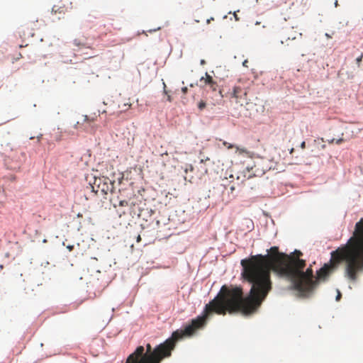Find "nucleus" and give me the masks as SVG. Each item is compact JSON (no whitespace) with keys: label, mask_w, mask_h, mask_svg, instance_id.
Here are the masks:
<instances>
[{"label":"nucleus","mask_w":363,"mask_h":363,"mask_svg":"<svg viewBox=\"0 0 363 363\" xmlns=\"http://www.w3.org/2000/svg\"><path fill=\"white\" fill-rule=\"evenodd\" d=\"M341 296H342V294H341V293H340V290H339V289H337V296H336V297H335V300H336L337 301H340V299Z\"/></svg>","instance_id":"obj_10"},{"label":"nucleus","mask_w":363,"mask_h":363,"mask_svg":"<svg viewBox=\"0 0 363 363\" xmlns=\"http://www.w3.org/2000/svg\"><path fill=\"white\" fill-rule=\"evenodd\" d=\"M248 62L247 60H245L243 62H242V66L244 67H247V63Z\"/></svg>","instance_id":"obj_21"},{"label":"nucleus","mask_w":363,"mask_h":363,"mask_svg":"<svg viewBox=\"0 0 363 363\" xmlns=\"http://www.w3.org/2000/svg\"><path fill=\"white\" fill-rule=\"evenodd\" d=\"M155 224H156V225H159L160 221L159 220H156Z\"/></svg>","instance_id":"obj_34"},{"label":"nucleus","mask_w":363,"mask_h":363,"mask_svg":"<svg viewBox=\"0 0 363 363\" xmlns=\"http://www.w3.org/2000/svg\"><path fill=\"white\" fill-rule=\"evenodd\" d=\"M88 120V116L86 115L84 116V121H86Z\"/></svg>","instance_id":"obj_27"},{"label":"nucleus","mask_w":363,"mask_h":363,"mask_svg":"<svg viewBox=\"0 0 363 363\" xmlns=\"http://www.w3.org/2000/svg\"><path fill=\"white\" fill-rule=\"evenodd\" d=\"M342 141H343V139H342V138H339V139H337V140H335V143H336L337 144H340V143L341 142H342Z\"/></svg>","instance_id":"obj_18"},{"label":"nucleus","mask_w":363,"mask_h":363,"mask_svg":"<svg viewBox=\"0 0 363 363\" xmlns=\"http://www.w3.org/2000/svg\"><path fill=\"white\" fill-rule=\"evenodd\" d=\"M206 104L203 101H201L198 104V108L199 110H203L206 107Z\"/></svg>","instance_id":"obj_9"},{"label":"nucleus","mask_w":363,"mask_h":363,"mask_svg":"<svg viewBox=\"0 0 363 363\" xmlns=\"http://www.w3.org/2000/svg\"><path fill=\"white\" fill-rule=\"evenodd\" d=\"M233 147V145H231V144H230V145H229V146L228 147V148L229 149V148H231V147Z\"/></svg>","instance_id":"obj_36"},{"label":"nucleus","mask_w":363,"mask_h":363,"mask_svg":"<svg viewBox=\"0 0 363 363\" xmlns=\"http://www.w3.org/2000/svg\"><path fill=\"white\" fill-rule=\"evenodd\" d=\"M220 291L208 303L206 304L201 314L191 320V323L186 324L183 328L174 331L172 336L163 342L157 345L154 349L150 344H147L146 355H142L135 363H159L163 358L170 356L176 342L185 337L191 336L196 330L201 328L206 324L207 311L211 308L212 303L218 298Z\"/></svg>","instance_id":"obj_2"},{"label":"nucleus","mask_w":363,"mask_h":363,"mask_svg":"<svg viewBox=\"0 0 363 363\" xmlns=\"http://www.w3.org/2000/svg\"><path fill=\"white\" fill-rule=\"evenodd\" d=\"M91 191H92L97 192V190H95V189H94V187L93 186H91Z\"/></svg>","instance_id":"obj_30"},{"label":"nucleus","mask_w":363,"mask_h":363,"mask_svg":"<svg viewBox=\"0 0 363 363\" xmlns=\"http://www.w3.org/2000/svg\"><path fill=\"white\" fill-rule=\"evenodd\" d=\"M200 64H201V65H205V64H206V61H205L204 60H203V59H202V60H200Z\"/></svg>","instance_id":"obj_23"},{"label":"nucleus","mask_w":363,"mask_h":363,"mask_svg":"<svg viewBox=\"0 0 363 363\" xmlns=\"http://www.w3.org/2000/svg\"><path fill=\"white\" fill-rule=\"evenodd\" d=\"M143 220H145V222L147 221V219L145 217H143Z\"/></svg>","instance_id":"obj_41"},{"label":"nucleus","mask_w":363,"mask_h":363,"mask_svg":"<svg viewBox=\"0 0 363 363\" xmlns=\"http://www.w3.org/2000/svg\"><path fill=\"white\" fill-rule=\"evenodd\" d=\"M227 18V16H226V15H225V16H223V18Z\"/></svg>","instance_id":"obj_44"},{"label":"nucleus","mask_w":363,"mask_h":363,"mask_svg":"<svg viewBox=\"0 0 363 363\" xmlns=\"http://www.w3.org/2000/svg\"><path fill=\"white\" fill-rule=\"evenodd\" d=\"M140 235H138V238H137V241L138 242V241L140 240Z\"/></svg>","instance_id":"obj_38"},{"label":"nucleus","mask_w":363,"mask_h":363,"mask_svg":"<svg viewBox=\"0 0 363 363\" xmlns=\"http://www.w3.org/2000/svg\"><path fill=\"white\" fill-rule=\"evenodd\" d=\"M140 226L142 227V228H145L146 227L145 223H142Z\"/></svg>","instance_id":"obj_32"},{"label":"nucleus","mask_w":363,"mask_h":363,"mask_svg":"<svg viewBox=\"0 0 363 363\" xmlns=\"http://www.w3.org/2000/svg\"><path fill=\"white\" fill-rule=\"evenodd\" d=\"M105 112H106V111H103L101 112V113H105ZM100 114H101V111H99V115H100Z\"/></svg>","instance_id":"obj_35"},{"label":"nucleus","mask_w":363,"mask_h":363,"mask_svg":"<svg viewBox=\"0 0 363 363\" xmlns=\"http://www.w3.org/2000/svg\"><path fill=\"white\" fill-rule=\"evenodd\" d=\"M163 85H164V93L165 94H167V90L165 89L166 85H165L164 82H163Z\"/></svg>","instance_id":"obj_25"},{"label":"nucleus","mask_w":363,"mask_h":363,"mask_svg":"<svg viewBox=\"0 0 363 363\" xmlns=\"http://www.w3.org/2000/svg\"><path fill=\"white\" fill-rule=\"evenodd\" d=\"M77 216L79 217L82 216V215L80 213H78Z\"/></svg>","instance_id":"obj_43"},{"label":"nucleus","mask_w":363,"mask_h":363,"mask_svg":"<svg viewBox=\"0 0 363 363\" xmlns=\"http://www.w3.org/2000/svg\"><path fill=\"white\" fill-rule=\"evenodd\" d=\"M355 229L356 230H361V232L363 230V218H361V220L355 224Z\"/></svg>","instance_id":"obj_7"},{"label":"nucleus","mask_w":363,"mask_h":363,"mask_svg":"<svg viewBox=\"0 0 363 363\" xmlns=\"http://www.w3.org/2000/svg\"><path fill=\"white\" fill-rule=\"evenodd\" d=\"M60 9H61V8H60H60H58V9H56V6H52V11H51V12H52V13H57V11L61 12V11H60Z\"/></svg>","instance_id":"obj_11"},{"label":"nucleus","mask_w":363,"mask_h":363,"mask_svg":"<svg viewBox=\"0 0 363 363\" xmlns=\"http://www.w3.org/2000/svg\"><path fill=\"white\" fill-rule=\"evenodd\" d=\"M334 5L335 7L337 6L338 4H337V0H335V3H334Z\"/></svg>","instance_id":"obj_31"},{"label":"nucleus","mask_w":363,"mask_h":363,"mask_svg":"<svg viewBox=\"0 0 363 363\" xmlns=\"http://www.w3.org/2000/svg\"><path fill=\"white\" fill-rule=\"evenodd\" d=\"M239 10L236 11H234L233 13V17L235 18V21H238L240 20V18L238 16V15L236 14V12H238Z\"/></svg>","instance_id":"obj_12"},{"label":"nucleus","mask_w":363,"mask_h":363,"mask_svg":"<svg viewBox=\"0 0 363 363\" xmlns=\"http://www.w3.org/2000/svg\"><path fill=\"white\" fill-rule=\"evenodd\" d=\"M74 246L73 245H69L67 246V248L71 251L72 249H73Z\"/></svg>","instance_id":"obj_20"},{"label":"nucleus","mask_w":363,"mask_h":363,"mask_svg":"<svg viewBox=\"0 0 363 363\" xmlns=\"http://www.w3.org/2000/svg\"><path fill=\"white\" fill-rule=\"evenodd\" d=\"M74 44L75 45H77V46H78V45H79V43L78 42V40H76V39H75V40H74Z\"/></svg>","instance_id":"obj_24"},{"label":"nucleus","mask_w":363,"mask_h":363,"mask_svg":"<svg viewBox=\"0 0 363 363\" xmlns=\"http://www.w3.org/2000/svg\"><path fill=\"white\" fill-rule=\"evenodd\" d=\"M362 57H363V55L362 54L359 57H358L356 59L357 63H358V64H359V63L362 61Z\"/></svg>","instance_id":"obj_13"},{"label":"nucleus","mask_w":363,"mask_h":363,"mask_svg":"<svg viewBox=\"0 0 363 363\" xmlns=\"http://www.w3.org/2000/svg\"><path fill=\"white\" fill-rule=\"evenodd\" d=\"M213 17H211L210 18H208V19L206 20V23H209L211 22V21H213Z\"/></svg>","instance_id":"obj_22"},{"label":"nucleus","mask_w":363,"mask_h":363,"mask_svg":"<svg viewBox=\"0 0 363 363\" xmlns=\"http://www.w3.org/2000/svg\"><path fill=\"white\" fill-rule=\"evenodd\" d=\"M205 77H206V78H204V77H201L200 78V81L201 82V81L204 80V81H205V83H206V84H209V85H211V87L212 88V89H213V90H216V88H215V86H215V84H216V82L213 80L212 77H211V76H210V75L208 74V72H206V73H205Z\"/></svg>","instance_id":"obj_4"},{"label":"nucleus","mask_w":363,"mask_h":363,"mask_svg":"<svg viewBox=\"0 0 363 363\" xmlns=\"http://www.w3.org/2000/svg\"><path fill=\"white\" fill-rule=\"evenodd\" d=\"M300 147H301V148H305V147H306V143H305V141H303V142L301 143Z\"/></svg>","instance_id":"obj_19"},{"label":"nucleus","mask_w":363,"mask_h":363,"mask_svg":"<svg viewBox=\"0 0 363 363\" xmlns=\"http://www.w3.org/2000/svg\"><path fill=\"white\" fill-rule=\"evenodd\" d=\"M167 100L168 101H172V97H171L169 95H168V96H167Z\"/></svg>","instance_id":"obj_26"},{"label":"nucleus","mask_w":363,"mask_h":363,"mask_svg":"<svg viewBox=\"0 0 363 363\" xmlns=\"http://www.w3.org/2000/svg\"><path fill=\"white\" fill-rule=\"evenodd\" d=\"M160 28H161V27H157V28H154V29H150V30H149L148 31H149L150 33H152V32H154V31L158 30H160Z\"/></svg>","instance_id":"obj_14"},{"label":"nucleus","mask_w":363,"mask_h":363,"mask_svg":"<svg viewBox=\"0 0 363 363\" xmlns=\"http://www.w3.org/2000/svg\"><path fill=\"white\" fill-rule=\"evenodd\" d=\"M154 213V211H152V209H150L149 211H147V213L150 214V216H151V213Z\"/></svg>","instance_id":"obj_28"},{"label":"nucleus","mask_w":363,"mask_h":363,"mask_svg":"<svg viewBox=\"0 0 363 363\" xmlns=\"http://www.w3.org/2000/svg\"><path fill=\"white\" fill-rule=\"evenodd\" d=\"M253 167L252 166H250V165H247L245 169L247 172H250L252 169Z\"/></svg>","instance_id":"obj_16"},{"label":"nucleus","mask_w":363,"mask_h":363,"mask_svg":"<svg viewBox=\"0 0 363 363\" xmlns=\"http://www.w3.org/2000/svg\"><path fill=\"white\" fill-rule=\"evenodd\" d=\"M142 355H146L144 352V347L143 346H138L136 347L135 352L128 356L125 363H135V361Z\"/></svg>","instance_id":"obj_3"},{"label":"nucleus","mask_w":363,"mask_h":363,"mask_svg":"<svg viewBox=\"0 0 363 363\" xmlns=\"http://www.w3.org/2000/svg\"><path fill=\"white\" fill-rule=\"evenodd\" d=\"M325 35H326L327 37H329V36H330L328 33H325Z\"/></svg>","instance_id":"obj_45"},{"label":"nucleus","mask_w":363,"mask_h":363,"mask_svg":"<svg viewBox=\"0 0 363 363\" xmlns=\"http://www.w3.org/2000/svg\"><path fill=\"white\" fill-rule=\"evenodd\" d=\"M77 124H79V121H77V122L76 123V124L74 125V127H77Z\"/></svg>","instance_id":"obj_39"},{"label":"nucleus","mask_w":363,"mask_h":363,"mask_svg":"<svg viewBox=\"0 0 363 363\" xmlns=\"http://www.w3.org/2000/svg\"><path fill=\"white\" fill-rule=\"evenodd\" d=\"M242 225H245L246 227L245 229H243L244 230H247L248 232H250V231H252L254 229V223L250 218H245V219H243V220L242 222Z\"/></svg>","instance_id":"obj_5"},{"label":"nucleus","mask_w":363,"mask_h":363,"mask_svg":"<svg viewBox=\"0 0 363 363\" xmlns=\"http://www.w3.org/2000/svg\"><path fill=\"white\" fill-rule=\"evenodd\" d=\"M42 136H43V134L40 133L38 135H37V138L39 140Z\"/></svg>","instance_id":"obj_29"},{"label":"nucleus","mask_w":363,"mask_h":363,"mask_svg":"<svg viewBox=\"0 0 363 363\" xmlns=\"http://www.w3.org/2000/svg\"><path fill=\"white\" fill-rule=\"evenodd\" d=\"M235 189V186H231L230 187V193L233 194V191H234Z\"/></svg>","instance_id":"obj_17"},{"label":"nucleus","mask_w":363,"mask_h":363,"mask_svg":"<svg viewBox=\"0 0 363 363\" xmlns=\"http://www.w3.org/2000/svg\"><path fill=\"white\" fill-rule=\"evenodd\" d=\"M259 23H260V22H259V21H257L255 22V25H259Z\"/></svg>","instance_id":"obj_37"},{"label":"nucleus","mask_w":363,"mask_h":363,"mask_svg":"<svg viewBox=\"0 0 363 363\" xmlns=\"http://www.w3.org/2000/svg\"><path fill=\"white\" fill-rule=\"evenodd\" d=\"M293 151H294V148H291V149L290 150V153H291Z\"/></svg>","instance_id":"obj_40"},{"label":"nucleus","mask_w":363,"mask_h":363,"mask_svg":"<svg viewBox=\"0 0 363 363\" xmlns=\"http://www.w3.org/2000/svg\"><path fill=\"white\" fill-rule=\"evenodd\" d=\"M187 87L186 86H184L182 88V91L184 93V94H186L187 92Z\"/></svg>","instance_id":"obj_15"},{"label":"nucleus","mask_w":363,"mask_h":363,"mask_svg":"<svg viewBox=\"0 0 363 363\" xmlns=\"http://www.w3.org/2000/svg\"><path fill=\"white\" fill-rule=\"evenodd\" d=\"M302 255L300 250H295L285 260L279 253L278 247L274 246L267 250L265 254L251 255L252 258L259 257L260 259L251 262L249 266L244 265L248 259H242L241 275L251 285L248 294L243 296L242 288L235 286L227 297L213 305L215 313L224 315L229 308L230 313L235 311L248 317L257 312L272 289L271 269L274 266H277V275L290 282V290L299 297L309 298L320 281H326L334 268L325 264L316 270L317 276H314L311 265L304 270L306 260L301 258Z\"/></svg>","instance_id":"obj_1"},{"label":"nucleus","mask_w":363,"mask_h":363,"mask_svg":"<svg viewBox=\"0 0 363 363\" xmlns=\"http://www.w3.org/2000/svg\"><path fill=\"white\" fill-rule=\"evenodd\" d=\"M281 44H284V41L283 40H281Z\"/></svg>","instance_id":"obj_46"},{"label":"nucleus","mask_w":363,"mask_h":363,"mask_svg":"<svg viewBox=\"0 0 363 363\" xmlns=\"http://www.w3.org/2000/svg\"><path fill=\"white\" fill-rule=\"evenodd\" d=\"M194 167L191 164H186L185 167L184 168V171L185 173H187L189 171H193Z\"/></svg>","instance_id":"obj_8"},{"label":"nucleus","mask_w":363,"mask_h":363,"mask_svg":"<svg viewBox=\"0 0 363 363\" xmlns=\"http://www.w3.org/2000/svg\"><path fill=\"white\" fill-rule=\"evenodd\" d=\"M241 90V89L238 86H234L232 91V97L238 98V93Z\"/></svg>","instance_id":"obj_6"},{"label":"nucleus","mask_w":363,"mask_h":363,"mask_svg":"<svg viewBox=\"0 0 363 363\" xmlns=\"http://www.w3.org/2000/svg\"><path fill=\"white\" fill-rule=\"evenodd\" d=\"M34 138H35V136H30V139L31 140V139H33Z\"/></svg>","instance_id":"obj_42"},{"label":"nucleus","mask_w":363,"mask_h":363,"mask_svg":"<svg viewBox=\"0 0 363 363\" xmlns=\"http://www.w3.org/2000/svg\"><path fill=\"white\" fill-rule=\"evenodd\" d=\"M335 140V138H332V139H330V140H328L330 143H333Z\"/></svg>","instance_id":"obj_33"}]
</instances>
